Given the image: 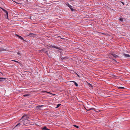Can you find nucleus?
<instances>
[{"label": "nucleus", "instance_id": "1", "mask_svg": "<svg viewBox=\"0 0 130 130\" xmlns=\"http://www.w3.org/2000/svg\"><path fill=\"white\" fill-rule=\"evenodd\" d=\"M28 118V116L27 115H24L22 117V119L19 120V122L14 128L17 129L18 127L20 126H22L25 125L27 124L28 122L27 119Z\"/></svg>", "mask_w": 130, "mask_h": 130}, {"label": "nucleus", "instance_id": "2", "mask_svg": "<svg viewBox=\"0 0 130 130\" xmlns=\"http://www.w3.org/2000/svg\"><path fill=\"white\" fill-rule=\"evenodd\" d=\"M51 47H52L53 48H56L57 49H58L59 50H61V48L59 47H57L56 46L54 45L52 46Z\"/></svg>", "mask_w": 130, "mask_h": 130}, {"label": "nucleus", "instance_id": "3", "mask_svg": "<svg viewBox=\"0 0 130 130\" xmlns=\"http://www.w3.org/2000/svg\"><path fill=\"white\" fill-rule=\"evenodd\" d=\"M67 6L72 11H73L74 9L73 8H72V7L69 4H68Z\"/></svg>", "mask_w": 130, "mask_h": 130}, {"label": "nucleus", "instance_id": "4", "mask_svg": "<svg viewBox=\"0 0 130 130\" xmlns=\"http://www.w3.org/2000/svg\"><path fill=\"white\" fill-rule=\"evenodd\" d=\"M16 36H17L18 38H19L20 39H21V40H24V39L21 36H20L18 35H16Z\"/></svg>", "mask_w": 130, "mask_h": 130}, {"label": "nucleus", "instance_id": "5", "mask_svg": "<svg viewBox=\"0 0 130 130\" xmlns=\"http://www.w3.org/2000/svg\"><path fill=\"white\" fill-rule=\"evenodd\" d=\"M124 55V56L126 57H130V55L128 54H125Z\"/></svg>", "mask_w": 130, "mask_h": 130}, {"label": "nucleus", "instance_id": "6", "mask_svg": "<svg viewBox=\"0 0 130 130\" xmlns=\"http://www.w3.org/2000/svg\"><path fill=\"white\" fill-rule=\"evenodd\" d=\"M71 82H73V83L76 86V87H77L78 86V85L77 84V83H76L74 81H71Z\"/></svg>", "mask_w": 130, "mask_h": 130}, {"label": "nucleus", "instance_id": "7", "mask_svg": "<svg viewBox=\"0 0 130 130\" xmlns=\"http://www.w3.org/2000/svg\"><path fill=\"white\" fill-rule=\"evenodd\" d=\"M5 50L4 49L2 48H0V52H2L3 51Z\"/></svg>", "mask_w": 130, "mask_h": 130}, {"label": "nucleus", "instance_id": "8", "mask_svg": "<svg viewBox=\"0 0 130 130\" xmlns=\"http://www.w3.org/2000/svg\"><path fill=\"white\" fill-rule=\"evenodd\" d=\"M112 55L113 56L116 58H117L118 57V55H116L115 54H112Z\"/></svg>", "mask_w": 130, "mask_h": 130}, {"label": "nucleus", "instance_id": "9", "mask_svg": "<svg viewBox=\"0 0 130 130\" xmlns=\"http://www.w3.org/2000/svg\"><path fill=\"white\" fill-rule=\"evenodd\" d=\"M43 129L46 130H50L49 129L47 128L46 127L44 126L43 128Z\"/></svg>", "mask_w": 130, "mask_h": 130}, {"label": "nucleus", "instance_id": "10", "mask_svg": "<svg viewBox=\"0 0 130 130\" xmlns=\"http://www.w3.org/2000/svg\"><path fill=\"white\" fill-rule=\"evenodd\" d=\"M88 85L90 87H91L92 88H93V86H92V85L89 83H88Z\"/></svg>", "mask_w": 130, "mask_h": 130}, {"label": "nucleus", "instance_id": "11", "mask_svg": "<svg viewBox=\"0 0 130 130\" xmlns=\"http://www.w3.org/2000/svg\"><path fill=\"white\" fill-rule=\"evenodd\" d=\"M61 105V104H58V105H57L56 107V108H57L60 105Z\"/></svg>", "mask_w": 130, "mask_h": 130}, {"label": "nucleus", "instance_id": "12", "mask_svg": "<svg viewBox=\"0 0 130 130\" xmlns=\"http://www.w3.org/2000/svg\"><path fill=\"white\" fill-rule=\"evenodd\" d=\"M124 88L123 87H118V88L119 89H124Z\"/></svg>", "mask_w": 130, "mask_h": 130}, {"label": "nucleus", "instance_id": "13", "mask_svg": "<svg viewBox=\"0 0 130 130\" xmlns=\"http://www.w3.org/2000/svg\"><path fill=\"white\" fill-rule=\"evenodd\" d=\"M12 61H14L15 62L17 63H19V62H18V61H16V60H12Z\"/></svg>", "mask_w": 130, "mask_h": 130}, {"label": "nucleus", "instance_id": "14", "mask_svg": "<svg viewBox=\"0 0 130 130\" xmlns=\"http://www.w3.org/2000/svg\"><path fill=\"white\" fill-rule=\"evenodd\" d=\"M119 20L121 21H123V19L122 18H120Z\"/></svg>", "mask_w": 130, "mask_h": 130}, {"label": "nucleus", "instance_id": "15", "mask_svg": "<svg viewBox=\"0 0 130 130\" xmlns=\"http://www.w3.org/2000/svg\"><path fill=\"white\" fill-rule=\"evenodd\" d=\"M29 96V95L28 94H26L24 95H23L24 96Z\"/></svg>", "mask_w": 130, "mask_h": 130}, {"label": "nucleus", "instance_id": "16", "mask_svg": "<svg viewBox=\"0 0 130 130\" xmlns=\"http://www.w3.org/2000/svg\"><path fill=\"white\" fill-rule=\"evenodd\" d=\"M6 15H7V16H8V12H7V11H6Z\"/></svg>", "mask_w": 130, "mask_h": 130}, {"label": "nucleus", "instance_id": "17", "mask_svg": "<svg viewBox=\"0 0 130 130\" xmlns=\"http://www.w3.org/2000/svg\"><path fill=\"white\" fill-rule=\"evenodd\" d=\"M61 58L62 59H64L65 58V57H61Z\"/></svg>", "mask_w": 130, "mask_h": 130}, {"label": "nucleus", "instance_id": "18", "mask_svg": "<svg viewBox=\"0 0 130 130\" xmlns=\"http://www.w3.org/2000/svg\"><path fill=\"white\" fill-rule=\"evenodd\" d=\"M17 54L19 55H20V54L19 53H18Z\"/></svg>", "mask_w": 130, "mask_h": 130}, {"label": "nucleus", "instance_id": "19", "mask_svg": "<svg viewBox=\"0 0 130 130\" xmlns=\"http://www.w3.org/2000/svg\"><path fill=\"white\" fill-rule=\"evenodd\" d=\"M0 79H5V78H0Z\"/></svg>", "mask_w": 130, "mask_h": 130}, {"label": "nucleus", "instance_id": "20", "mask_svg": "<svg viewBox=\"0 0 130 130\" xmlns=\"http://www.w3.org/2000/svg\"><path fill=\"white\" fill-rule=\"evenodd\" d=\"M74 126L75 127H76V128H78V126H77L75 125H74Z\"/></svg>", "mask_w": 130, "mask_h": 130}, {"label": "nucleus", "instance_id": "21", "mask_svg": "<svg viewBox=\"0 0 130 130\" xmlns=\"http://www.w3.org/2000/svg\"><path fill=\"white\" fill-rule=\"evenodd\" d=\"M32 33H30V34H29V35H28V36H29V35H32Z\"/></svg>", "mask_w": 130, "mask_h": 130}, {"label": "nucleus", "instance_id": "22", "mask_svg": "<svg viewBox=\"0 0 130 130\" xmlns=\"http://www.w3.org/2000/svg\"><path fill=\"white\" fill-rule=\"evenodd\" d=\"M41 106H42V105L41 106L39 105V106H37V107H41Z\"/></svg>", "mask_w": 130, "mask_h": 130}, {"label": "nucleus", "instance_id": "23", "mask_svg": "<svg viewBox=\"0 0 130 130\" xmlns=\"http://www.w3.org/2000/svg\"><path fill=\"white\" fill-rule=\"evenodd\" d=\"M77 75L78 77H79V75H78V74H77Z\"/></svg>", "mask_w": 130, "mask_h": 130}]
</instances>
